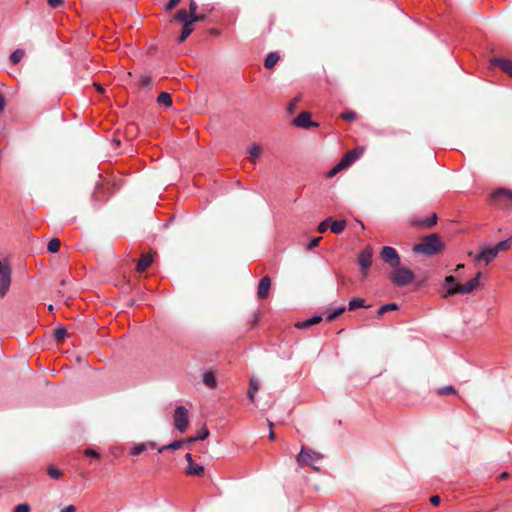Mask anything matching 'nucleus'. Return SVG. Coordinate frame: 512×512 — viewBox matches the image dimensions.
<instances>
[{
  "mask_svg": "<svg viewBox=\"0 0 512 512\" xmlns=\"http://www.w3.org/2000/svg\"><path fill=\"white\" fill-rule=\"evenodd\" d=\"M185 460L188 463L186 472L189 475H200L204 471V467L201 465H195L192 455L187 453L185 455Z\"/></svg>",
  "mask_w": 512,
  "mask_h": 512,
  "instance_id": "obj_10",
  "label": "nucleus"
},
{
  "mask_svg": "<svg viewBox=\"0 0 512 512\" xmlns=\"http://www.w3.org/2000/svg\"><path fill=\"white\" fill-rule=\"evenodd\" d=\"M498 253L494 250V247H485L480 253L475 256L476 261L483 260L486 264L496 258Z\"/></svg>",
  "mask_w": 512,
  "mask_h": 512,
  "instance_id": "obj_9",
  "label": "nucleus"
},
{
  "mask_svg": "<svg viewBox=\"0 0 512 512\" xmlns=\"http://www.w3.org/2000/svg\"><path fill=\"white\" fill-rule=\"evenodd\" d=\"M271 281L268 276L263 277L258 286V296L261 299H264L267 297L269 289H270Z\"/></svg>",
  "mask_w": 512,
  "mask_h": 512,
  "instance_id": "obj_13",
  "label": "nucleus"
},
{
  "mask_svg": "<svg viewBox=\"0 0 512 512\" xmlns=\"http://www.w3.org/2000/svg\"><path fill=\"white\" fill-rule=\"evenodd\" d=\"M248 152L251 156V161L256 162V160L260 157L261 150L258 145H252L248 148Z\"/></svg>",
  "mask_w": 512,
  "mask_h": 512,
  "instance_id": "obj_30",
  "label": "nucleus"
},
{
  "mask_svg": "<svg viewBox=\"0 0 512 512\" xmlns=\"http://www.w3.org/2000/svg\"><path fill=\"white\" fill-rule=\"evenodd\" d=\"M442 243L436 234L429 235L423 239L421 243L413 247V251L425 255H433L440 251Z\"/></svg>",
  "mask_w": 512,
  "mask_h": 512,
  "instance_id": "obj_1",
  "label": "nucleus"
},
{
  "mask_svg": "<svg viewBox=\"0 0 512 512\" xmlns=\"http://www.w3.org/2000/svg\"><path fill=\"white\" fill-rule=\"evenodd\" d=\"M367 307L368 306L365 305V301L363 299L354 298L349 301L347 309L351 311L356 308H367Z\"/></svg>",
  "mask_w": 512,
  "mask_h": 512,
  "instance_id": "obj_23",
  "label": "nucleus"
},
{
  "mask_svg": "<svg viewBox=\"0 0 512 512\" xmlns=\"http://www.w3.org/2000/svg\"><path fill=\"white\" fill-rule=\"evenodd\" d=\"M152 261H153V257L150 253L143 254L141 256V258L137 261V265H136L137 271L138 272L145 271L151 265Z\"/></svg>",
  "mask_w": 512,
  "mask_h": 512,
  "instance_id": "obj_14",
  "label": "nucleus"
},
{
  "mask_svg": "<svg viewBox=\"0 0 512 512\" xmlns=\"http://www.w3.org/2000/svg\"><path fill=\"white\" fill-rule=\"evenodd\" d=\"M93 86L97 89L98 92H100V93L104 92V88L100 84L95 82V83H93Z\"/></svg>",
  "mask_w": 512,
  "mask_h": 512,
  "instance_id": "obj_58",
  "label": "nucleus"
},
{
  "mask_svg": "<svg viewBox=\"0 0 512 512\" xmlns=\"http://www.w3.org/2000/svg\"><path fill=\"white\" fill-rule=\"evenodd\" d=\"M183 445H184L183 440H175L170 444L158 446L157 450H158V452H163L165 450H177V449L181 448Z\"/></svg>",
  "mask_w": 512,
  "mask_h": 512,
  "instance_id": "obj_19",
  "label": "nucleus"
},
{
  "mask_svg": "<svg viewBox=\"0 0 512 512\" xmlns=\"http://www.w3.org/2000/svg\"><path fill=\"white\" fill-rule=\"evenodd\" d=\"M11 284V268L6 260H0V297L9 290Z\"/></svg>",
  "mask_w": 512,
  "mask_h": 512,
  "instance_id": "obj_5",
  "label": "nucleus"
},
{
  "mask_svg": "<svg viewBox=\"0 0 512 512\" xmlns=\"http://www.w3.org/2000/svg\"><path fill=\"white\" fill-rule=\"evenodd\" d=\"M84 455L87 456V457H91V458H94V459H100V454L98 451H96L95 449L93 448H87L84 450Z\"/></svg>",
  "mask_w": 512,
  "mask_h": 512,
  "instance_id": "obj_39",
  "label": "nucleus"
},
{
  "mask_svg": "<svg viewBox=\"0 0 512 512\" xmlns=\"http://www.w3.org/2000/svg\"><path fill=\"white\" fill-rule=\"evenodd\" d=\"M344 168H347V165L342 160H340L339 163L328 172V177L335 176L339 171H341Z\"/></svg>",
  "mask_w": 512,
  "mask_h": 512,
  "instance_id": "obj_36",
  "label": "nucleus"
},
{
  "mask_svg": "<svg viewBox=\"0 0 512 512\" xmlns=\"http://www.w3.org/2000/svg\"><path fill=\"white\" fill-rule=\"evenodd\" d=\"M209 436V430L204 426L201 431L194 436V439H197L198 441H202L206 439Z\"/></svg>",
  "mask_w": 512,
  "mask_h": 512,
  "instance_id": "obj_40",
  "label": "nucleus"
},
{
  "mask_svg": "<svg viewBox=\"0 0 512 512\" xmlns=\"http://www.w3.org/2000/svg\"><path fill=\"white\" fill-rule=\"evenodd\" d=\"M345 220H336L331 224V231L335 234H340L346 228Z\"/></svg>",
  "mask_w": 512,
  "mask_h": 512,
  "instance_id": "obj_22",
  "label": "nucleus"
},
{
  "mask_svg": "<svg viewBox=\"0 0 512 512\" xmlns=\"http://www.w3.org/2000/svg\"><path fill=\"white\" fill-rule=\"evenodd\" d=\"M157 102L161 105H164L166 107L172 106V99L169 93L162 92L157 98Z\"/></svg>",
  "mask_w": 512,
  "mask_h": 512,
  "instance_id": "obj_24",
  "label": "nucleus"
},
{
  "mask_svg": "<svg viewBox=\"0 0 512 512\" xmlns=\"http://www.w3.org/2000/svg\"><path fill=\"white\" fill-rule=\"evenodd\" d=\"M180 2V0H170L166 6H165V9L166 10H171L172 8H174L178 3Z\"/></svg>",
  "mask_w": 512,
  "mask_h": 512,
  "instance_id": "obj_50",
  "label": "nucleus"
},
{
  "mask_svg": "<svg viewBox=\"0 0 512 512\" xmlns=\"http://www.w3.org/2000/svg\"><path fill=\"white\" fill-rule=\"evenodd\" d=\"M493 65L501 67L503 71L512 76V62L508 59L496 58L492 61Z\"/></svg>",
  "mask_w": 512,
  "mask_h": 512,
  "instance_id": "obj_16",
  "label": "nucleus"
},
{
  "mask_svg": "<svg viewBox=\"0 0 512 512\" xmlns=\"http://www.w3.org/2000/svg\"><path fill=\"white\" fill-rule=\"evenodd\" d=\"M511 238L502 240L494 246V250L499 253L501 250H507L510 247Z\"/></svg>",
  "mask_w": 512,
  "mask_h": 512,
  "instance_id": "obj_33",
  "label": "nucleus"
},
{
  "mask_svg": "<svg viewBox=\"0 0 512 512\" xmlns=\"http://www.w3.org/2000/svg\"><path fill=\"white\" fill-rule=\"evenodd\" d=\"M158 445L153 441H148L145 443L135 444L132 449H130V455H140L147 449H157Z\"/></svg>",
  "mask_w": 512,
  "mask_h": 512,
  "instance_id": "obj_11",
  "label": "nucleus"
},
{
  "mask_svg": "<svg viewBox=\"0 0 512 512\" xmlns=\"http://www.w3.org/2000/svg\"><path fill=\"white\" fill-rule=\"evenodd\" d=\"M54 339L57 343H63L68 336L67 330L64 327H59L53 332Z\"/></svg>",
  "mask_w": 512,
  "mask_h": 512,
  "instance_id": "obj_21",
  "label": "nucleus"
},
{
  "mask_svg": "<svg viewBox=\"0 0 512 512\" xmlns=\"http://www.w3.org/2000/svg\"><path fill=\"white\" fill-rule=\"evenodd\" d=\"M344 311H345V307H340V308L336 309L335 311H333L332 313H329L328 316H327V319L328 320H333L334 318L339 316Z\"/></svg>",
  "mask_w": 512,
  "mask_h": 512,
  "instance_id": "obj_44",
  "label": "nucleus"
},
{
  "mask_svg": "<svg viewBox=\"0 0 512 512\" xmlns=\"http://www.w3.org/2000/svg\"><path fill=\"white\" fill-rule=\"evenodd\" d=\"M203 383L210 389H213L216 387V378L214 374L211 371H206L203 373L202 376Z\"/></svg>",
  "mask_w": 512,
  "mask_h": 512,
  "instance_id": "obj_18",
  "label": "nucleus"
},
{
  "mask_svg": "<svg viewBox=\"0 0 512 512\" xmlns=\"http://www.w3.org/2000/svg\"><path fill=\"white\" fill-rule=\"evenodd\" d=\"M481 276V273L478 272L476 276L472 279H470L467 283L463 285H455L450 287L447 291V295H454V294H469L473 292L479 285V278Z\"/></svg>",
  "mask_w": 512,
  "mask_h": 512,
  "instance_id": "obj_4",
  "label": "nucleus"
},
{
  "mask_svg": "<svg viewBox=\"0 0 512 512\" xmlns=\"http://www.w3.org/2000/svg\"><path fill=\"white\" fill-rule=\"evenodd\" d=\"M188 410L184 406H178L175 409L174 416H187Z\"/></svg>",
  "mask_w": 512,
  "mask_h": 512,
  "instance_id": "obj_46",
  "label": "nucleus"
},
{
  "mask_svg": "<svg viewBox=\"0 0 512 512\" xmlns=\"http://www.w3.org/2000/svg\"><path fill=\"white\" fill-rule=\"evenodd\" d=\"M342 118L346 121H353L356 119V113L353 111H345L342 113Z\"/></svg>",
  "mask_w": 512,
  "mask_h": 512,
  "instance_id": "obj_42",
  "label": "nucleus"
},
{
  "mask_svg": "<svg viewBox=\"0 0 512 512\" xmlns=\"http://www.w3.org/2000/svg\"><path fill=\"white\" fill-rule=\"evenodd\" d=\"M25 55V51L23 49H16L11 55H10V61L12 64L16 65L18 64L22 58Z\"/></svg>",
  "mask_w": 512,
  "mask_h": 512,
  "instance_id": "obj_25",
  "label": "nucleus"
},
{
  "mask_svg": "<svg viewBox=\"0 0 512 512\" xmlns=\"http://www.w3.org/2000/svg\"><path fill=\"white\" fill-rule=\"evenodd\" d=\"M60 246H61L60 240L58 238H53L49 241V243L47 245V250L50 253H56L59 251Z\"/></svg>",
  "mask_w": 512,
  "mask_h": 512,
  "instance_id": "obj_27",
  "label": "nucleus"
},
{
  "mask_svg": "<svg viewBox=\"0 0 512 512\" xmlns=\"http://www.w3.org/2000/svg\"><path fill=\"white\" fill-rule=\"evenodd\" d=\"M380 256L382 260L389 264L392 268L400 265V256L397 251L390 246H385L380 251Z\"/></svg>",
  "mask_w": 512,
  "mask_h": 512,
  "instance_id": "obj_7",
  "label": "nucleus"
},
{
  "mask_svg": "<svg viewBox=\"0 0 512 512\" xmlns=\"http://www.w3.org/2000/svg\"><path fill=\"white\" fill-rule=\"evenodd\" d=\"M195 441H198V440L194 439V436H192V437H189L185 442L191 443V442H195Z\"/></svg>",
  "mask_w": 512,
  "mask_h": 512,
  "instance_id": "obj_60",
  "label": "nucleus"
},
{
  "mask_svg": "<svg viewBox=\"0 0 512 512\" xmlns=\"http://www.w3.org/2000/svg\"><path fill=\"white\" fill-rule=\"evenodd\" d=\"M47 474L55 480H59L62 476V471L55 466H49L47 469Z\"/></svg>",
  "mask_w": 512,
  "mask_h": 512,
  "instance_id": "obj_31",
  "label": "nucleus"
},
{
  "mask_svg": "<svg viewBox=\"0 0 512 512\" xmlns=\"http://www.w3.org/2000/svg\"><path fill=\"white\" fill-rule=\"evenodd\" d=\"M70 281L68 279H62L61 282H60V285L61 286H65L69 283Z\"/></svg>",
  "mask_w": 512,
  "mask_h": 512,
  "instance_id": "obj_59",
  "label": "nucleus"
},
{
  "mask_svg": "<svg viewBox=\"0 0 512 512\" xmlns=\"http://www.w3.org/2000/svg\"><path fill=\"white\" fill-rule=\"evenodd\" d=\"M430 502L434 505V506H437L440 504L441 502V498L438 496V495H433L431 498H430Z\"/></svg>",
  "mask_w": 512,
  "mask_h": 512,
  "instance_id": "obj_52",
  "label": "nucleus"
},
{
  "mask_svg": "<svg viewBox=\"0 0 512 512\" xmlns=\"http://www.w3.org/2000/svg\"><path fill=\"white\" fill-rule=\"evenodd\" d=\"M259 389L258 381L254 378L250 380V386H249V398L253 401L254 400V394Z\"/></svg>",
  "mask_w": 512,
  "mask_h": 512,
  "instance_id": "obj_34",
  "label": "nucleus"
},
{
  "mask_svg": "<svg viewBox=\"0 0 512 512\" xmlns=\"http://www.w3.org/2000/svg\"><path fill=\"white\" fill-rule=\"evenodd\" d=\"M396 309H398V306H397L396 303L385 304V305H382L378 309V315H382V314H384L385 312H387L389 310H396Z\"/></svg>",
  "mask_w": 512,
  "mask_h": 512,
  "instance_id": "obj_37",
  "label": "nucleus"
},
{
  "mask_svg": "<svg viewBox=\"0 0 512 512\" xmlns=\"http://www.w3.org/2000/svg\"><path fill=\"white\" fill-rule=\"evenodd\" d=\"M31 508L28 504H19L15 507L14 512H30Z\"/></svg>",
  "mask_w": 512,
  "mask_h": 512,
  "instance_id": "obj_45",
  "label": "nucleus"
},
{
  "mask_svg": "<svg viewBox=\"0 0 512 512\" xmlns=\"http://www.w3.org/2000/svg\"><path fill=\"white\" fill-rule=\"evenodd\" d=\"M279 60V55L276 52L269 53L264 61V65L266 68L271 69L275 66V64Z\"/></svg>",
  "mask_w": 512,
  "mask_h": 512,
  "instance_id": "obj_20",
  "label": "nucleus"
},
{
  "mask_svg": "<svg viewBox=\"0 0 512 512\" xmlns=\"http://www.w3.org/2000/svg\"><path fill=\"white\" fill-rule=\"evenodd\" d=\"M332 220L331 217H328L326 218L324 221L320 222L319 225H318V231L320 233H324L327 228H328V225H329V222Z\"/></svg>",
  "mask_w": 512,
  "mask_h": 512,
  "instance_id": "obj_41",
  "label": "nucleus"
},
{
  "mask_svg": "<svg viewBox=\"0 0 512 512\" xmlns=\"http://www.w3.org/2000/svg\"><path fill=\"white\" fill-rule=\"evenodd\" d=\"M197 8H198V6H197L196 1L195 0H190V3H189V11H190V13L193 14L194 12H196Z\"/></svg>",
  "mask_w": 512,
  "mask_h": 512,
  "instance_id": "obj_51",
  "label": "nucleus"
},
{
  "mask_svg": "<svg viewBox=\"0 0 512 512\" xmlns=\"http://www.w3.org/2000/svg\"><path fill=\"white\" fill-rule=\"evenodd\" d=\"M47 3L52 8H57L63 4V0H47Z\"/></svg>",
  "mask_w": 512,
  "mask_h": 512,
  "instance_id": "obj_48",
  "label": "nucleus"
},
{
  "mask_svg": "<svg viewBox=\"0 0 512 512\" xmlns=\"http://www.w3.org/2000/svg\"><path fill=\"white\" fill-rule=\"evenodd\" d=\"M135 16L138 18L137 20H134V21H130V24H129V27L132 28L134 26H137L139 23H140V15L139 13L136 11L135 12Z\"/></svg>",
  "mask_w": 512,
  "mask_h": 512,
  "instance_id": "obj_53",
  "label": "nucleus"
},
{
  "mask_svg": "<svg viewBox=\"0 0 512 512\" xmlns=\"http://www.w3.org/2000/svg\"><path fill=\"white\" fill-rule=\"evenodd\" d=\"M323 455L305 446L301 447L296 460L300 466H311L316 469L314 462L322 460Z\"/></svg>",
  "mask_w": 512,
  "mask_h": 512,
  "instance_id": "obj_3",
  "label": "nucleus"
},
{
  "mask_svg": "<svg viewBox=\"0 0 512 512\" xmlns=\"http://www.w3.org/2000/svg\"><path fill=\"white\" fill-rule=\"evenodd\" d=\"M189 425V418H175V428L184 432Z\"/></svg>",
  "mask_w": 512,
  "mask_h": 512,
  "instance_id": "obj_26",
  "label": "nucleus"
},
{
  "mask_svg": "<svg viewBox=\"0 0 512 512\" xmlns=\"http://www.w3.org/2000/svg\"><path fill=\"white\" fill-rule=\"evenodd\" d=\"M463 266H464L463 264H459V265L457 266V268H458V269H462V268H463Z\"/></svg>",
  "mask_w": 512,
  "mask_h": 512,
  "instance_id": "obj_62",
  "label": "nucleus"
},
{
  "mask_svg": "<svg viewBox=\"0 0 512 512\" xmlns=\"http://www.w3.org/2000/svg\"><path fill=\"white\" fill-rule=\"evenodd\" d=\"M293 124L304 129L318 125L311 120V115L309 112H301L296 118H294Z\"/></svg>",
  "mask_w": 512,
  "mask_h": 512,
  "instance_id": "obj_8",
  "label": "nucleus"
},
{
  "mask_svg": "<svg viewBox=\"0 0 512 512\" xmlns=\"http://www.w3.org/2000/svg\"><path fill=\"white\" fill-rule=\"evenodd\" d=\"M373 250L370 246L365 247L358 255V264L361 269L362 278L365 279L369 274L372 265Z\"/></svg>",
  "mask_w": 512,
  "mask_h": 512,
  "instance_id": "obj_6",
  "label": "nucleus"
},
{
  "mask_svg": "<svg viewBox=\"0 0 512 512\" xmlns=\"http://www.w3.org/2000/svg\"><path fill=\"white\" fill-rule=\"evenodd\" d=\"M389 278L395 286L403 287L415 279V274L412 270L398 265L392 268Z\"/></svg>",
  "mask_w": 512,
  "mask_h": 512,
  "instance_id": "obj_2",
  "label": "nucleus"
},
{
  "mask_svg": "<svg viewBox=\"0 0 512 512\" xmlns=\"http://www.w3.org/2000/svg\"><path fill=\"white\" fill-rule=\"evenodd\" d=\"M189 15L190 13L188 14L186 10L180 9L177 11L175 18L183 22V24H189Z\"/></svg>",
  "mask_w": 512,
  "mask_h": 512,
  "instance_id": "obj_32",
  "label": "nucleus"
},
{
  "mask_svg": "<svg viewBox=\"0 0 512 512\" xmlns=\"http://www.w3.org/2000/svg\"><path fill=\"white\" fill-rule=\"evenodd\" d=\"M268 425H269V428H270L269 438H270L271 440H274V439H275V433L273 432L272 428H273V426H274L275 424H274V423H272V422H269V424H268Z\"/></svg>",
  "mask_w": 512,
  "mask_h": 512,
  "instance_id": "obj_54",
  "label": "nucleus"
},
{
  "mask_svg": "<svg viewBox=\"0 0 512 512\" xmlns=\"http://www.w3.org/2000/svg\"><path fill=\"white\" fill-rule=\"evenodd\" d=\"M297 101H298L297 99H294V100L289 104L288 110H289L290 112H292V111L294 110V108H295V106H296V104H297Z\"/></svg>",
  "mask_w": 512,
  "mask_h": 512,
  "instance_id": "obj_56",
  "label": "nucleus"
},
{
  "mask_svg": "<svg viewBox=\"0 0 512 512\" xmlns=\"http://www.w3.org/2000/svg\"><path fill=\"white\" fill-rule=\"evenodd\" d=\"M203 19H204V16L197 15L196 12H194L193 14L190 13V15H189V24L192 25L193 23L198 22V21H202Z\"/></svg>",
  "mask_w": 512,
  "mask_h": 512,
  "instance_id": "obj_43",
  "label": "nucleus"
},
{
  "mask_svg": "<svg viewBox=\"0 0 512 512\" xmlns=\"http://www.w3.org/2000/svg\"><path fill=\"white\" fill-rule=\"evenodd\" d=\"M322 321V317L319 316V315H315L307 320H304V321H301V322H297L295 324V327L298 328V329H305V328H308L312 325H315V324H318Z\"/></svg>",
  "mask_w": 512,
  "mask_h": 512,
  "instance_id": "obj_17",
  "label": "nucleus"
},
{
  "mask_svg": "<svg viewBox=\"0 0 512 512\" xmlns=\"http://www.w3.org/2000/svg\"><path fill=\"white\" fill-rule=\"evenodd\" d=\"M437 219H438L437 215L436 214H432L428 219L422 220L419 223L421 225H426L428 227H431V226H434L437 223Z\"/></svg>",
  "mask_w": 512,
  "mask_h": 512,
  "instance_id": "obj_38",
  "label": "nucleus"
},
{
  "mask_svg": "<svg viewBox=\"0 0 512 512\" xmlns=\"http://www.w3.org/2000/svg\"><path fill=\"white\" fill-rule=\"evenodd\" d=\"M507 476H508V473H507V472H503V473L501 474V477H507Z\"/></svg>",
  "mask_w": 512,
  "mask_h": 512,
  "instance_id": "obj_61",
  "label": "nucleus"
},
{
  "mask_svg": "<svg viewBox=\"0 0 512 512\" xmlns=\"http://www.w3.org/2000/svg\"><path fill=\"white\" fill-rule=\"evenodd\" d=\"M5 107V100L4 97L0 94V112L4 110Z\"/></svg>",
  "mask_w": 512,
  "mask_h": 512,
  "instance_id": "obj_57",
  "label": "nucleus"
},
{
  "mask_svg": "<svg viewBox=\"0 0 512 512\" xmlns=\"http://www.w3.org/2000/svg\"><path fill=\"white\" fill-rule=\"evenodd\" d=\"M138 82L143 88L147 90H150L152 88V80L149 75H140Z\"/></svg>",
  "mask_w": 512,
  "mask_h": 512,
  "instance_id": "obj_29",
  "label": "nucleus"
},
{
  "mask_svg": "<svg viewBox=\"0 0 512 512\" xmlns=\"http://www.w3.org/2000/svg\"><path fill=\"white\" fill-rule=\"evenodd\" d=\"M445 285L447 286V290L452 287V286H455V285H458L457 282H456V279L455 277L453 276H447L445 278Z\"/></svg>",
  "mask_w": 512,
  "mask_h": 512,
  "instance_id": "obj_47",
  "label": "nucleus"
},
{
  "mask_svg": "<svg viewBox=\"0 0 512 512\" xmlns=\"http://www.w3.org/2000/svg\"><path fill=\"white\" fill-rule=\"evenodd\" d=\"M363 149H354L352 151H349L344 155V157L341 159L347 167L350 166L355 160H357L360 155L362 154Z\"/></svg>",
  "mask_w": 512,
  "mask_h": 512,
  "instance_id": "obj_15",
  "label": "nucleus"
},
{
  "mask_svg": "<svg viewBox=\"0 0 512 512\" xmlns=\"http://www.w3.org/2000/svg\"><path fill=\"white\" fill-rule=\"evenodd\" d=\"M192 31H193V29L190 24H184L182 33L180 34V36L178 38V42L179 43L184 42L189 37V35L192 33Z\"/></svg>",
  "mask_w": 512,
  "mask_h": 512,
  "instance_id": "obj_28",
  "label": "nucleus"
},
{
  "mask_svg": "<svg viewBox=\"0 0 512 512\" xmlns=\"http://www.w3.org/2000/svg\"><path fill=\"white\" fill-rule=\"evenodd\" d=\"M48 309H49L50 311H52V310H53V306H52V305H50V306L48 307Z\"/></svg>",
  "mask_w": 512,
  "mask_h": 512,
  "instance_id": "obj_64",
  "label": "nucleus"
},
{
  "mask_svg": "<svg viewBox=\"0 0 512 512\" xmlns=\"http://www.w3.org/2000/svg\"><path fill=\"white\" fill-rule=\"evenodd\" d=\"M60 512H75V507L73 505H70L62 509Z\"/></svg>",
  "mask_w": 512,
  "mask_h": 512,
  "instance_id": "obj_55",
  "label": "nucleus"
},
{
  "mask_svg": "<svg viewBox=\"0 0 512 512\" xmlns=\"http://www.w3.org/2000/svg\"><path fill=\"white\" fill-rule=\"evenodd\" d=\"M504 199H507L512 204V190L499 188L492 194V200L495 202H500Z\"/></svg>",
  "mask_w": 512,
  "mask_h": 512,
  "instance_id": "obj_12",
  "label": "nucleus"
},
{
  "mask_svg": "<svg viewBox=\"0 0 512 512\" xmlns=\"http://www.w3.org/2000/svg\"><path fill=\"white\" fill-rule=\"evenodd\" d=\"M320 240H321V237H315V238H313V239L310 241L309 245L307 246V249H309V250H310V249H313L314 247H316V246L319 244Z\"/></svg>",
  "mask_w": 512,
  "mask_h": 512,
  "instance_id": "obj_49",
  "label": "nucleus"
},
{
  "mask_svg": "<svg viewBox=\"0 0 512 512\" xmlns=\"http://www.w3.org/2000/svg\"><path fill=\"white\" fill-rule=\"evenodd\" d=\"M58 293H59V294H61V295H64V293H63V289H60V290L58 291Z\"/></svg>",
  "mask_w": 512,
  "mask_h": 512,
  "instance_id": "obj_63",
  "label": "nucleus"
},
{
  "mask_svg": "<svg viewBox=\"0 0 512 512\" xmlns=\"http://www.w3.org/2000/svg\"><path fill=\"white\" fill-rule=\"evenodd\" d=\"M457 391L452 385L443 386L437 389L438 395L456 394Z\"/></svg>",
  "mask_w": 512,
  "mask_h": 512,
  "instance_id": "obj_35",
  "label": "nucleus"
}]
</instances>
